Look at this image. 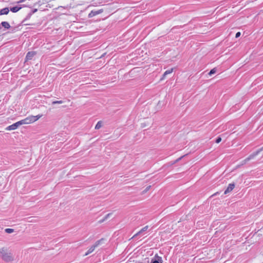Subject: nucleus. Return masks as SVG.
Listing matches in <instances>:
<instances>
[{
    "label": "nucleus",
    "mask_w": 263,
    "mask_h": 263,
    "mask_svg": "<svg viewBox=\"0 0 263 263\" xmlns=\"http://www.w3.org/2000/svg\"><path fill=\"white\" fill-rule=\"evenodd\" d=\"M234 187H235V184L234 183H230V184H229L228 186V187L225 190V191L224 192V194H227L228 193L231 192L233 190Z\"/></svg>",
    "instance_id": "8"
},
{
    "label": "nucleus",
    "mask_w": 263,
    "mask_h": 263,
    "mask_svg": "<svg viewBox=\"0 0 263 263\" xmlns=\"http://www.w3.org/2000/svg\"><path fill=\"white\" fill-rule=\"evenodd\" d=\"M111 215V213H108L107 214L105 217L104 218H103V219H102L101 221H100V222H103L104 221H105V220H106L110 215Z\"/></svg>",
    "instance_id": "19"
},
{
    "label": "nucleus",
    "mask_w": 263,
    "mask_h": 263,
    "mask_svg": "<svg viewBox=\"0 0 263 263\" xmlns=\"http://www.w3.org/2000/svg\"><path fill=\"white\" fill-rule=\"evenodd\" d=\"M155 259H153L151 260V263H162V258L161 257L158 256V255L155 256Z\"/></svg>",
    "instance_id": "9"
},
{
    "label": "nucleus",
    "mask_w": 263,
    "mask_h": 263,
    "mask_svg": "<svg viewBox=\"0 0 263 263\" xmlns=\"http://www.w3.org/2000/svg\"><path fill=\"white\" fill-rule=\"evenodd\" d=\"M24 121H25V120H24V119H23V120H22L19 121H18V122H17V123H18V124L19 126H21V125H23V124H25V122Z\"/></svg>",
    "instance_id": "20"
},
{
    "label": "nucleus",
    "mask_w": 263,
    "mask_h": 263,
    "mask_svg": "<svg viewBox=\"0 0 263 263\" xmlns=\"http://www.w3.org/2000/svg\"><path fill=\"white\" fill-rule=\"evenodd\" d=\"M63 103V101L62 100H60V101H53L52 103V104H62Z\"/></svg>",
    "instance_id": "21"
},
{
    "label": "nucleus",
    "mask_w": 263,
    "mask_h": 263,
    "mask_svg": "<svg viewBox=\"0 0 263 263\" xmlns=\"http://www.w3.org/2000/svg\"><path fill=\"white\" fill-rule=\"evenodd\" d=\"M148 228V226H146L144 227H143L142 229H141L139 232H138L137 233H136L132 237L133 238H135L138 236L141 235H144V232L147 230Z\"/></svg>",
    "instance_id": "4"
},
{
    "label": "nucleus",
    "mask_w": 263,
    "mask_h": 263,
    "mask_svg": "<svg viewBox=\"0 0 263 263\" xmlns=\"http://www.w3.org/2000/svg\"><path fill=\"white\" fill-rule=\"evenodd\" d=\"M240 34H241L240 32H237V33H236L235 37H236V38H237V37H239V36H240Z\"/></svg>",
    "instance_id": "23"
},
{
    "label": "nucleus",
    "mask_w": 263,
    "mask_h": 263,
    "mask_svg": "<svg viewBox=\"0 0 263 263\" xmlns=\"http://www.w3.org/2000/svg\"><path fill=\"white\" fill-rule=\"evenodd\" d=\"M18 127H19V125H18V124L17 122L11 125H9L8 126H7L6 128V129L7 130H14V129H16Z\"/></svg>",
    "instance_id": "7"
},
{
    "label": "nucleus",
    "mask_w": 263,
    "mask_h": 263,
    "mask_svg": "<svg viewBox=\"0 0 263 263\" xmlns=\"http://www.w3.org/2000/svg\"><path fill=\"white\" fill-rule=\"evenodd\" d=\"M173 71V68H171L170 69H168V70H167L166 71H165L162 76V78H161V80L164 79L165 78V77L166 76V75L172 73Z\"/></svg>",
    "instance_id": "12"
},
{
    "label": "nucleus",
    "mask_w": 263,
    "mask_h": 263,
    "mask_svg": "<svg viewBox=\"0 0 263 263\" xmlns=\"http://www.w3.org/2000/svg\"><path fill=\"white\" fill-rule=\"evenodd\" d=\"M150 187H151V186H148L146 187V188L145 189L144 192H147L148 190H149Z\"/></svg>",
    "instance_id": "24"
},
{
    "label": "nucleus",
    "mask_w": 263,
    "mask_h": 263,
    "mask_svg": "<svg viewBox=\"0 0 263 263\" xmlns=\"http://www.w3.org/2000/svg\"><path fill=\"white\" fill-rule=\"evenodd\" d=\"M104 238H101V239L99 240H97L95 243L92 245L94 248L96 249L97 247H98V246H99L100 245L102 244L104 241Z\"/></svg>",
    "instance_id": "10"
},
{
    "label": "nucleus",
    "mask_w": 263,
    "mask_h": 263,
    "mask_svg": "<svg viewBox=\"0 0 263 263\" xmlns=\"http://www.w3.org/2000/svg\"><path fill=\"white\" fill-rule=\"evenodd\" d=\"M37 11V9H35V10H34V12H35V11Z\"/></svg>",
    "instance_id": "26"
},
{
    "label": "nucleus",
    "mask_w": 263,
    "mask_h": 263,
    "mask_svg": "<svg viewBox=\"0 0 263 263\" xmlns=\"http://www.w3.org/2000/svg\"><path fill=\"white\" fill-rule=\"evenodd\" d=\"M95 248H94V247L93 246H91L89 248V249L88 250V251L86 252L84 256H87L88 254H90L95 250Z\"/></svg>",
    "instance_id": "15"
},
{
    "label": "nucleus",
    "mask_w": 263,
    "mask_h": 263,
    "mask_svg": "<svg viewBox=\"0 0 263 263\" xmlns=\"http://www.w3.org/2000/svg\"><path fill=\"white\" fill-rule=\"evenodd\" d=\"M42 117V115H38L37 116H29L24 119V121L25 122L26 124H30L37 121Z\"/></svg>",
    "instance_id": "2"
},
{
    "label": "nucleus",
    "mask_w": 263,
    "mask_h": 263,
    "mask_svg": "<svg viewBox=\"0 0 263 263\" xmlns=\"http://www.w3.org/2000/svg\"><path fill=\"white\" fill-rule=\"evenodd\" d=\"M5 231L6 233L10 234L13 233L14 230L13 229L7 228L5 230Z\"/></svg>",
    "instance_id": "17"
},
{
    "label": "nucleus",
    "mask_w": 263,
    "mask_h": 263,
    "mask_svg": "<svg viewBox=\"0 0 263 263\" xmlns=\"http://www.w3.org/2000/svg\"><path fill=\"white\" fill-rule=\"evenodd\" d=\"M1 25L5 28L9 29L10 28V25L7 22H2Z\"/></svg>",
    "instance_id": "14"
},
{
    "label": "nucleus",
    "mask_w": 263,
    "mask_h": 263,
    "mask_svg": "<svg viewBox=\"0 0 263 263\" xmlns=\"http://www.w3.org/2000/svg\"><path fill=\"white\" fill-rule=\"evenodd\" d=\"M0 258L5 262H12L14 260V255L7 247L0 248Z\"/></svg>",
    "instance_id": "1"
},
{
    "label": "nucleus",
    "mask_w": 263,
    "mask_h": 263,
    "mask_svg": "<svg viewBox=\"0 0 263 263\" xmlns=\"http://www.w3.org/2000/svg\"><path fill=\"white\" fill-rule=\"evenodd\" d=\"M101 127H102V122L99 121V122H98V123H97V124L95 126V129H98L100 128Z\"/></svg>",
    "instance_id": "16"
},
{
    "label": "nucleus",
    "mask_w": 263,
    "mask_h": 263,
    "mask_svg": "<svg viewBox=\"0 0 263 263\" xmlns=\"http://www.w3.org/2000/svg\"><path fill=\"white\" fill-rule=\"evenodd\" d=\"M36 53L35 51H29L27 53V55L26 56V60L27 61L31 60L33 58V57L36 54Z\"/></svg>",
    "instance_id": "6"
},
{
    "label": "nucleus",
    "mask_w": 263,
    "mask_h": 263,
    "mask_svg": "<svg viewBox=\"0 0 263 263\" xmlns=\"http://www.w3.org/2000/svg\"><path fill=\"white\" fill-rule=\"evenodd\" d=\"M21 7L18 6H15L13 7L10 8V11H11L12 12L15 13L21 9Z\"/></svg>",
    "instance_id": "13"
},
{
    "label": "nucleus",
    "mask_w": 263,
    "mask_h": 263,
    "mask_svg": "<svg viewBox=\"0 0 263 263\" xmlns=\"http://www.w3.org/2000/svg\"><path fill=\"white\" fill-rule=\"evenodd\" d=\"M216 69L215 68H213V69H211V70L210 71V72H209V73H208V74H209V76H212V74H213L215 73H216Z\"/></svg>",
    "instance_id": "18"
},
{
    "label": "nucleus",
    "mask_w": 263,
    "mask_h": 263,
    "mask_svg": "<svg viewBox=\"0 0 263 263\" xmlns=\"http://www.w3.org/2000/svg\"><path fill=\"white\" fill-rule=\"evenodd\" d=\"M182 158V157H181L179 158L178 159L176 160V162L179 161Z\"/></svg>",
    "instance_id": "25"
},
{
    "label": "nucleus",
    "mask_w": 263,
    "mask_h": 263,
    "mask_svg": "<svg viewBox=\"0 0 263 263\" xmlns=\"http://www.w3.org/2000/svg\"><path fill=\"white\" fill-rule=\"evenodd\" d=\"M9 11L10 10L8 8H4L0 10V15L7 14L9 13Z\"/></svg>",
    "instance_id": "11"
},
{
    "label": "nucleus",
    "mask_w": 263,
    "mask_h": 263,
    "mask_svg": "<svg viewBox=\"0 0 263 263\" xmlns=\"http://www.w3.org/2000/svg\"><path fill=\"white\" fill-rule=\"evenodd\" d=\"M262 149H263V147L258 149L256 152H254L253 153H252V154L249 155V156H248L247 158H246L245 160H243L242 164H245L246 163H247L249 161L251 160V159H254L257 155H258L260 153V152Z\"/></svg>",
    "instance_id": "3"
},
{
    "label": "nucleus",
    "mask_w": 263,
    "mask_h": 263,
    "mask_svg": "<svg viewBox=\"0 0 263 263\" xmlns=\"http://www.w3.org/2000/svg\"><path fill=\"white\" fill-rule=\"evenodd\" d=\"M221 138L220 137H218L217 138L215 142L217 143H219L220 142H221Z\"/></svg>",
    "instance_id": "22"
},
{
    "label": "nucleus",
    "mask_w": 263,
    "mask_h": 263,
    "mask_svg": "<svg viewBox=\"0 0 263 263\" xmlns=\"http://www.w3.org/2000/svg\"><path fill=\"white\" fill-rule=\"evenodd\" d=\"M103 12V9H100L98 10H92L91 12L88 14V17L91 18L92 17L98 14H101Z\"/></svg>",
    "instance_id": "5"
}]
</instances>
